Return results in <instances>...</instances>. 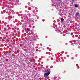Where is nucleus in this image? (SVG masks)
Listing matches in <instances>:
<instances>
[{"label": "nucleus", "mask_w": 80, "mask_h": 80, "mask_svg": "<svg viewBox=\"0 0 80 80\" xmlns=\"http://www.w3.org/2000/svg\"><path fill=\"white\" fill-rule=\"evenodd\" d=\"M68 20H71V18H68Z\"/></svg>", "instance_id": "nucleus-5"}, {"label": "nucleus", "mask_w": 80, "mask_h": 80, "mask_svg": "<svg viewBox=\"0 0 80 80\" xmlns=\"http://www.w3.org/2000/svg\"><path fill=\"white\" fill-rule=\"evenodd\" d=\"M27 30L28 31H30V30H29V29H28V28H27Z\"/></svg>", "instance_id": "nucleus-8"}, {"label": "nucleus", "mask_w": 80, "mask_h": 80, "mask_svg": "<svg viewBox=\"0 0 80 80\" xmlns=\"http://www.w3.org/2000/svg\"><path fill=\"white\" fill-rule=\"evenodd\" d=\"M75 7L76 8H78V5H75Z\"/></svg>", "instance_id": "nucleus-4"}, {"label": "nucleus", "mask_w": 80, "mask_h": 80, "mask_svg": "<svg viewBox=\"0 0 80 80\" xmlns=\"http://www.w3.org/2000/svg\"><path fill=\"white\" fill-rule=\"evenodd\" d=\"M15 22H17V21H15Z\"/></svg>", "instance_id": "nucleus-12"}, {"label": "nucleus", "mask_w": 80, "mask_h": 80, "mask_svg": "<svg viewBox=\"0 0 80 80\" xmlns=\"http://www.w3.org/2000/svg\"><path fill=\"white\" fill-rule=\"evenodd\" d=\"M44 70V77H45V78H47L50 74V70Z\"/></svg>", "instance_id": "nucleus-1"}, {"label": "nucleus", "mask_w": 80, "mask_h": 80, "mask_svg": "<svg viewBox=\"0 0 80 80\" xmlns=\"http://www.w3.org/2000/svg\"><path fill=\"white\" fill-rule=\"evenodd\" d=\"M61 20H64V19L63 18H61Z\"/></svg>", "instance_id": "nucleus-6"}, {"label": "nucleus", "mask_w": 80, "mask_h": 80, "mask_svg": "<svg viewBox=\"0 0 80 80\" xmlns=\"http://www.w3.org/2000/svg\"><path fill=\"white\" fill-rule=\"evenodd\" d=\"M31 9V8L30 7L28 8V10H30Z\"/></svg>", "instance_id": "nucleus-7"}, {"label": "nucleus", "mask_w": 80, "mask_h": 80, "mask_svg": "<svg viewBox=\"0 0 80 80\" xmlns=\"http://www.w3.org/2000/svg\"><path fill=\"white\" fill-rule=\"evenodd\" d=\"M79 15H80V14L78 13H77L76 14V15H75V16H76V17H78V16H79Z\"/></svg>", "instance_id": "nucleus-3"}, {"label": "nucleus", "mask_w": 80, "mask_h": 80, "mask_svg": "<svg viewBox=\"0 0 80 80\" xmlns=\"http://www.w3.org/2000/svg\"><path fill=\"white\" fill-rule=\"evenodd\" d=\"M78 26H79V27H80V24H78Z\"/></svg>", "instance_id": "nucleus-11"}, {"label": "nucleus", "mask_w": 80, "mask_h": 80, "mask_svg": "<svg viewBox=\"0 0 80 80\" xmlns=\"http://www.w3.org/2000/svg\"><path fill=\"white\" fill-rule=\"evenodd\" d=\"M72 2H74V0H72Z\"/></svg>", "instance_id": "nucleus-9"}, {"label": "nucleus", "mask_w": 80, "mask_h": 80, "mask_svg": "<svg viewBox=\"0 0 80 80\" xmlns=\"http://www.w3.org/2000/svg\"><path fill=\"white\" fill-rule=\"evenodd\" d=\"M10 18H11V19H12V17H11V16H10Z\"/></svg>", "instance_id": "nucleus-10"}, {"label": "nucleus", "mask_w": 80, "mask_h": 80, "mask_svg": "<svg viewBox=\"0 0 80 80\" xmlns=\"http://www.w3.org/2000/svg\"><path fill=\"white\" fill-rule=\"evenodd\" d=\"M21 15L22 17L21 18L23 19L22 20H26V17L24 16L23 14H21Z\"/></svg>", "instance_id": "nucleus-2"}]
</instances>
